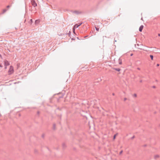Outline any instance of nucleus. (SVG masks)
Masks as SVG:
<instances>
[{"label":"nucleus","mask_w":160,"mask_h":160,"mask_svg":"<svg viewBox=\"0 0 160 160\" xmlns=\"http://www.w3.org/2000/svg\"><path fill=\"white\" fill-rule=\"evenodd\" d=\"M13 72V67L12 66H10V68L9 70L8 71V72L9 73V74H11Z\"/></svg>","instance_id":"nucleus-1"},{"label":"nucleus","mask_w":160,"mask_h":160,"mask_svg":"<svg viewBox=\"0 0 160 160\" xmlns=\"http://www.w3.org/2000/svg\"><path fill=\"white\" fill-rule=\"evenodd\" d=\"M82 23H80L79 24H75L73 27V31H75V29L76 28H78V27L80 26L82 24Z\"/></svg>","instance_id":"nucleus-2"},{"label":"nucleus","mask_w":160,"mask_h":160,"mask_svg":"<svg viewBox=\"0 0 160 160\" xmlns=\"http://www.w3.org/2000/svg\"><path fill=\"white\" fill-rule=\"evenodd\" d=\"M31 2H32V5L34 7H35L37 6V4L36 2L34 0H32Z\"/></svg>","instance_id":"nucleus-3"},{"label":"nucleus","mask_w":160,"mask_h":160,"mask_svg":"<svg viewBox=\"0 0 160 160\" xmlns=\"http://www.w3.org/2000/svg\"><path fill=\"white\" fill-rule=\"evenodd\" d=\"M4 65L5 66V68L6 69L7 68L6 66L9 65V63L8 61H5L4 62Z\"/></svg>","instance_id":"nucleus-4"},{"label":"nucleus","mask_w":160,"mask_h":160,"mask_svg":"<svg viewBox=\"0 0 160 160\" xmlns=\"http://www.w3.org/2000/svg\"><path fill=\"white\" fill-rule=\"evenodd\" d=\"M72 12V13H75L76 14H78L81 13V12L78 11H73Z\"/></svg>","instance_id":"nucleus-5"},{"label":"nucleus","mask_w":160,"mask_h":160,"mask_svg":"<svg viewBox=\"0 0 160 160\" xmlns=\"http://www.w3.org/2000/svg\"><path fill=\"white\" fill-rule=\"evenodd\" d=\"M143 28V25L141 26L139 28V31L140 32H142Z\"/></svg>","instance_id":"nucleus-6"},{"label":"nucleus","mask_w":160,"mask_h":160,"mask_svg":"<svg viewBox=\"0 0 160 160\" xmlns=\"http://www.w3.org/2000/svg\"><path fill=\"white\" fill-rule=\"evenodd\" d=\"M40 22V20L39 19L36 20L35 21V24H38Z\"/></svg>","instance_id":"nucleus-7"},{"label":"nucleus","mask_w":160,"mask_h":160,"mask_svg":"<svg viewBox=\"0 0 160 160\" xmlns=\"http://www.w3.org/2000/svg\"><path fill=\"white\" fill-rule=\"evenodd\" d=\"M159 156L158 155H156L154 156V158L156 159L159 157Z\"/></svg>","instance_id":"nucleus-8"},{"label":"nucleus","mask_w":160,"mask_h":160,"mask_svg":"<svg viewBox=\"0 0 160 160\" xmlns=\"http://www.w3.org/2000/svg\"><path fill=\"white\" fill-rule=\"evenodd\" d=\"M150 58H151V60H153V55H150Z\"/></svg>","instance_id":"nucleus-9"},{"label":"nucleus","mask_w":160,"mask_h":160,"mask_svg":"<svg viewBox=\"0 0 160 160\" xmlns=\"http://www.w3.org/2000/svg\"><path fill=\"white\" fill-rule=\"evenodd\" d=\"M32 19H31L30 20V21H29V23L30 24H32Z\"/></svg>","instance_id":"nucleus-10"},{"label":"nucleus","mask_w":160,"mask_h":160,"mask_svg":"<svg viewBox=\"0 0 160 160\" xmlns=\"http://www.w3.org/2000/svg\"><path fill=\"white\" fill-rule=\"evenodd\" d=\"M116 70L118 71H119L120 70V69L119 68H117L115 69Z\"/></svg>","instance_id":"nucleus-11"},{"label":"nucleus","mask_w":160,"mask_h":160,"mask_svg":"<svg viewBox=\"0 0 160 160\" xmlns=\"http://www.w3.org/2000/svg\"><path fill=\"white\" fill-rule=\"evenodd\" d=\"M7 10L6 9H4L3 11V13H4L5 12L7 11Z\"/></svg>","instance_id":"nucleus-12"},{"label":"nucleus","mask_w":160,"mask_h":160,"mask_svg":"<svg viewBox=\"0 0 160 160\" xmlns=\"http://www.w3.org/2000/svg\"><path fill=\"white\" fill-rule=\"evenodd\" d=\"M62 146L63 148H64L66 146L65 144L63 143L62 144Z\"/></svg>","instance_id":"nucleus-13"},{"label":"nucleus","mask_w":160,"mask_h":160,"mask_svg":"<svg viewBox=\"0 0 160 160\" xmlns=\"http://www.w3.org/2000/svg\"><path fill=\"white\" fill-rule=\"evenodd\" d=\"M55 124H54L53 125V128L54 129H55Z\"/></svg>","instance_id":"nucleus-14"},{"label":"nucleus","mask_w":160,"mask_h":160,"mask_svg":"<svg viewBox=\"0 0 160 160\" xmlns=\"http://www.w3.org/2000/svg\"><path fill=\"white\" fill-rule=\"evenodd\" d=\"M117 135V134H115V135H114V137H113V139H115V137H116V136Z\"/></svg>","instance_id":"nucleus-15"},{"label":"nucleus","mask_w":160,"mask_h":160,"mask_svg":"<svg viewBox=\"0 0 160 160\" xmlns=\"http://www.w3.org/2000/svg\"><path fill=\"white\" fill-rule=\"evenodd\" d=\"M122 152H123L122 150L119 153V154H121L122 153Z\"/></svg>","instance_id":"nucleus-16"},{"label":"nucleus","mask_w":160,"mask_h":160,"mask_svg":"<svg viewBox=\"0 0 160 160\" xmlns=\"http://www.w3.org/2000/svg\"><path fill=\"white\" fill-rule=\"evenodd\" d=\"M135 138V136H134L131 138V139H133Z\"/></svg>","instance_id":"nucleus-17"},{"label":"nucleus","mask_w":160,"mask_h":160,"mask_svg":"<svg viewBox=\"0 0 160 160\" xmlns=\"http://www.w3.org/2000/svg\"><path fill=\"white\" fill-rule=\"evenodd\" d=\"M96 30H97L98 31L99 30L98 28H96Z\"/></svg>","instance_id":"nucleus-18"},{"label":"nucleus","mask_w":160,"mask_h":160,"mask_svg":"<svg viewBox=\"0 0 160 160\" xmlns=\"http://www.w3.org/2000/svg\"><path fill=\"white\" fill-rule=\"evenodd\" d=\"M134 96L135 97H137V94H134Z\"/></svg>","instance_id":"nucleus-19"},{"label":"nucleus","mask_w":160,"mask_h":160,"mask_svg":"<svg viewBox=\"0 0 160 160\" xmlns=\"http://www.w3.org/2000/svg\"><path fill=\"white\" fill-rule=\"evenodd\" d=\"M10 7V6H9V5H8V6H7V8H9V7Z\"/></svg>","instance_id":"nucleus-20"},{"label":"nucleus","mask_w":160,"mask_h":160,"mask_svg":"<svg viewBox=\"0 0 160 160\" xmlns=\"http://www.w3.org/2000/svg\"><path fill=\"white\" fill-rule=\"evenodd\" d=\"M119 64H122V62H121V61L120 62H119Z\"/></svg>","instance_id":"nucleus-21"},{"label":"nucleus","mask_w":160,"mask_h":160,"mask_svg":"<svg viewBox=\"0 0 160 160\" xmlns=\"http://www.w3.org/2000/svg\"><path fill=\"white\" fill-rule=\"evenodd\" d=\"M127 98H124V101H126L127 100Z\"/></svg>","instance_id":"nucleus-22"},{"label":"nucleus","mask_w":160,"mask_h":160,"mask_svg":"<svg viewBox=\"0 0 160 160\" xmlns=\"http://www.w3.org/2000/svg\"><path fill=\"white\" fill-rule=\"evenodd\" d=\"M157 66H159V64H157Z\"/></svg>","instance_id":"nucleus-23"},{"label":"nucleus","mask_w":160,"mask_h":160,"mask_svg":"<svg viewBox=\"0 0 160 160\" xmlns=\"http://www.w3.org/2000/svg\"><path fill=\"white\" fill-rule=\"evenodd\" d=\"M152 88H155V86H153L152 87Z\"/></svg>","instance_id":"nucleus-24"},{"label":"nucleus","mask_w":160,"mask_h":160,"mask_svg":"<svg viewBox=\"0 0 160 160\" xmlns=\"http://www.w3.org/2000/svg\"><path fill=\"white\" fill-rule=\"evenodd\" d=\"M137 69H138V70H140V68H137Z\"/></svg>","instance_id":"nucleus-25"},{"label":"nucleus","mask_w":160,"mask_h":160,"mask_svg":"<svg viewBox=\"0 0 160 160\" xmlns=\"http://www.w3.org/2000/svg\"><path fill=\"white\" fill-rule=\"evenodd\" d=\"M158 36L159 37H160V33H158Z\"/></svg>","instance_id":"nucleus-26"},{"label":"nucleus","mask_w":160,"mask_h":160,"mask_svg":"<svg viewBox=\"0 0 160 160\" xmlns=\"http://www.w3.org/2000/svg\"><path fill=\"white\" fill-rule=\"evenodd\" d=\"M132 55H133V54L132 53V54H131V56H132Z\"/></svg>","instance_id":"nucleus-27"},{"label":"nucleus","mask_w":160,"mask_h":160,"mask_svg":"<svg viewBox=\"0 0 160 160\" xmlns=\"http://www.w3.org/2000/svg\"><path fill=\"white\" fill-rule=\"evenodd\" d=\"M73 32L74 33H75V31H73Z\"/></svg>","instance_id":"nucleus-28"},{"label":"nucleus","mask_w":160,"mask_h":160,"mask_svg":"<svg viewBox=\"0 0 160 160\" xmlns=\"http://www.w3.org/2000/svg\"><path fill=\"white\" fill-rule=\"evenodd\" d=\"M99 80L101 81V79H99V80H98V81H99Z\"/></svg>","instance_id":"nucleus-29"},{"label":"nucleus","mask_w":160,"mask_h":160,"mask_svg":"<svg viewBox=\"0 0 160 160\" xmlns=\"http://www.w3.org/2000/svg\"><path fill=\"white\" fill-rule=\"evenodd\" d=\"M2 66L1 65H0V67H2Z\"/></svg>","instance_id":"nucleus-30"},{"label":"nucleus","mask_w":160,"mask_h":160,"mask_svg":"<svg viewBox=\"0 0 160 160\" xmlns=\"http://www.w3.org/2000/svg\"><path fill=\"white\" fill-rule=\"evenodd\" d=\"M112 95L114 96V93H112Z\"/></svg>","instance_id":"nucleus-31"},{"label":"nucleus","mask_w":160,"mask_h":160,"mask_svg":"<svg viewBox=\"0 0 160 160\" xmlns=\"http://www.w3.org/2000/svg\"><path fill=\"white\" fill-rule=\"evenodd\" d=\"M0 57H2V56H1V55L0 54Z\"/></svg>","instance_id":"nucleus-32"},{"label":"nucleus","mask_w":160,"mask_h":160,"mask_svg":"<svg viewBox=\"0 0 160 160\" xmlns=\"http://www.w3.org/2000/svg\"><path fill=\"white\" fill-rule=\"evenodd\" d=\"M140 82H142V80H141V81H140Z\"/></svg>","instance_id":"nucleus-33"},{"label":"nucleus","mask_w":160,"mask_h":160,"mask_svg":"<svg viewBox=\"0 0 160 160\" xmlns=\"http://www.w3.org/2000/svg\"><path fill=\"white\" fill-rule=\"evenodd\" d=\"M42 137H44V136H43V135H42Z\"/></svg>","instance_id":"nucleus-34"}]
</instances>
